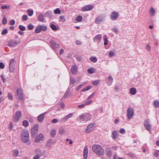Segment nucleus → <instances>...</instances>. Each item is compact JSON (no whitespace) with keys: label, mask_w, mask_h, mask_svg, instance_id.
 <instances>
[{"label":"nucleus","mask_w":159,"mask_h":159,"mask_svg":"<svg viewBox=\"0 0 159 159\" xmlns=\"http://www.w3.org/2000/svg\"><path fill=\"white\" fill-rule=\"evenodd\" d=\"M91 88V86H89L86 87L85 88H84L82 90V92H85L86 91H87L89 89H90Z\"/></svg>","instance_id":"nucleus-41"},{"label":"nucleus","mask_w":159,"mask_h":159,"mask_svg":"<svg viewBox=\"0 0 159 159\" xmlns=\"http://www.w3.org/2000/svg\"><path fill=\"white\" fill-rule=\"evenodd\" d=\"M129 92L130 94L132 95H135L136 93V89L134 87L131 88L129 90Z\"/></svg>","instance_id":"nucleus-23"},{"label":"nucleus","mask_w":159,"mask_h":159,"mask_svg":"<svg viewBox=\"0 0 159 159\" xmlns=\"http://www.w3.org/2000/svg\"><path fill=\"white\" fill-rule=\"evenodd\" d=\"M13 127V125L12 123L11 122L9 125L8 126V128L10 130H11L12 129Z\"/></svg>","instance_id":"nucleus-57"},{"label":"nucleus","mask_w":159,"mask_h":159,"mask_svg":"<svg viewBox=\"0 0 159 159\" xmlns=\"http://www.w3.org/2000/svg\"><path fill=\"white\" fill-rule=\"evenodd\" d=\"M117 147L116 146H112L111 147L107 148L106 149V154L108 157H111L112 156V151L113 150H116Z\"/></svg>","instance_id":"nucleus-4"},{"label":"nucleus","mask_w":159,"mask_h":159,"mask_svg":"<svg viewBox=\"0 0 159 159\" xmlns=\"http://www.w3.org/2000/svg\"><path fill=\"white\" fill-rule=\"evenodd\" d=\"M118 16L119 14L117 12L114 11L111 12L110 17L111 20H115L118 18Z\"/></svg>","instance_id":"nucleus-12"},{"label":"nucleus","mask_w":159,"mask_h":159,"mask_svg":"<svg viewBox=\"0 0 159 159\" xmlns=\"http://www.w3.org/2000/svg\"><path fill=\"white\" fill-rule=\"evenodd\" d=\"M68 119L67 118V117L66 116L62 118L61 119V122H64L68 120Z\"/></svg>","instance_id":"nucleus-43"},{"label":"nucleus","mask_w":159,"mask_h":159,"mask_svg":"<svg viewBox=\"0 0 159 159\" xmlns=\"http://www.w3.org/2000/svg\"><path fill=\"white\" fill-rule=\"evenodd\" d=\"M107 78L109 79V80L111 81L110 83H109V82H108V86H110L112 84L113 80V79L111 76H109Z\"/></svg>","instance_id":"nucleus-29"},{"label":"nucleus","mask_w":159,"mask_h":159,"mask_svg":"<svg viewBox=\"0 0 159 159\" xmlns=\"http://www.w3.org/2000/svg\"><path fill=\"white\" fill-rule=\"evenodd\" d=\"M114 54L113 51H111L109 52V55L110 57H112L114 56Z\"/></svg>","instance_id":"nucleus-55"},{"label":"nucleus","mask_w":159,"mask_h":159,"mask_svg":"<svg viewBox=\"0 0 159 159\" xmlns=\"http://www.w3.org/2000/svg\"><path fill=\"white\" fill-rule=\"evenodd\" d=\"M145 48L148 51H150L151 50V47L148 44H147Z\"/></svg>","instance_id":"nucleus-52"},{"label":"nucleus","mask_w":159,"mask_h":159,"mask_svg":"<svg viewBox=\"0 0 159 159\" xmlns=\"http://www.w3.org/2000/svg\"><path fill=\"white\" fill-rule=\"evenodd\" d=\"M105 38L104 39V45H107L108 44V43L107 42L108 41L107 38V36L105 35Z\"/></svg>","instance_id":"nucleus-48"},{"label":"nucleus","mask_w":159,"mask_h":159,"mask_svg":"<svg viewBox=\"0 0 159 159\" xmlns=\"http://www.w3.org/2000/svg\"><path fill=\"white\" fill-rule=\"evenodd\" d=\"M4 67V64L2 62H0V68L3 69Z\"/></svg>","instance_id":"nucleus-63"},{"label":"nucleus","mask_w":159,"mask_h":159,"mask_svg":"<svg viewBox=\"0 0 159 159\" xmlns=\"http://www.w3.org/2000/svg\"><path fill=\"white\" fill-rule=\"evenodd\" d=\"M54 12L55 14H60L61 13V11L59 8H57L55 10Z\"/></svg>","instance_id":"nucleus-35"},{"label":"nucleus","mask_w":159,"mask_h":159,"mask_svg":"<svg viewBox=\"0 0 159 159\" xmlns=\"http://www.w3.org/2000/svg\"><path fill=\"white\" fill-rule=\"evenodd\" d=\"M58 122V120L57 119H53L52 122L53 123H56Z\"/></svg>","instance_id":"nucleus-62"},{"label":"nucleus","mask_w":159,"mask_h":159,"mask_svg":"<svg viewBox=\"0 0 159 159\" xmlns=\"http://www.w3.org/2000/svg\"><path fill=\"white\" fill-rule=\"evenodd\" d=\"M40 27H41V30L43 31H45L47 29V27L45 25H40Z\"/></svg>","instance_id":"nucleus-53"},{"label":"nucleus","mask_w":159,"mask_h":159,"mask_svg":"<svg viewBox=\"0 0 159 159\" xmlns=\"http://www.w3.org/2000/svg\"><path fill=\"white\" fill-rule=\"evenodd\" d=\"M134 113V110L132 107H129L127 111V116L128 119L132 118Z\"/></svg>","instance_id":"nucleus-6"},{"label":"nucleus","mask_w":159,"mask_h":159,"mask_svg":"<svg viewBox=\"0 0 159 159\" xmlns=\"http://www.w3.org/2000/svg\"><path fill=\"white\" fill-rule=\"evenodd\" d=\"M17 95L18 97V98L20 100H22L23 99V94L22 89L20 88L17 89L16 90Z\"/></svg>","instance_id":"nucleus-10"},{"label":"nucleus","mask_w":159,"mask_h":159,"mask_svg":"<svg viewBox=\"0 0 159 159\" xmlns=\"http://www.w3.org/2000/svg\"><path fill=\"white\" fill-rule=\"evenodd\" d=\"M7 33V30L6 29H4L2 32V34L3 35H5Z\"/></svg>","instance_id":"nucleus-45"},{"label":"nucleus","mask_w":159,"mask_h":159,"mask_svg":"<svg viewBox=\"0 0 159 159\" xmlns=\"http://www.w3.org/2000/svg\"><path fill=\"white\" fill-rule=\"evenodd\" d=\"M49 43L52 48L55 50H57L60 48V45L59 43H56L54 40H50Z\"/></svg>","instance_id":"nucleus-7"},{"label":"nucleus","mask_w":159,"mask_h":159,"mask_svg":"<svg viewBox=\"0 0 159 159\" xmlns=\"http://www.w3.org/2000/svg\"><path fill=\"white\" fill-rule=\"evenodd\" d=\"M13 65H9V70L11 72H12L14 70Z\"/></svg>","instance_id":"nucleus-51"},{"label":"nucleus","mask_w":159,"mask_h":159,"mask_svg":"<svg viewBox=\"0 0 159 159\" xmlns=\"http://www.w3.org/2000/svg\"><path fill=\"white\" fill-rule=\"evenodd\" d=\"M38 20L41 22H43L44 20V16L42 14H39L38 17Z\"/></svg>","instance_id":"nucleus-28"},{"label":"nucleus","mask_w":159,"mask_h":159,"mask_svg":"<svg viewBox=\"0 0 159 159\" xmlns=\"http://www.w3.org/2000/svg\"><path fill=\"white\" fill-rule=\"evenodd\" d=\"M18 43V42L16 40H11L8 42L7 44L8 46L14 47L17 45Z\"/></svg>","instance_id":"nucleus-13"},{"label":"nucleus","mask_w":159,"mask_h":159,"mask_svg":"<svg viewBox=\"0 0 159 159\" xmlns=\"http://www.w3.org/2000/svg\"><path fill=\"white\" fill-rule=\"evenodd\" d=\"M77 67L76 65L73 66L71 68V72L73 74H75L77 72Z\"/></svg>","instance_id":"nucleus-17"},{"label":"nucleus","mask_w":159,"mask_h":159,"mask_svg":"<svg viewBox=\"0 0 159 159\" xmlns=\"http://www.w3.org/2000/svg\"><path fill=\"white\" fill-rule=\"evenodd\" d=\"M94 124H91L89 125L85 129V132L89 133L94 128Z\"/></svg>","instance_id":"nucleus-14"},{"label":"nucleus","mask_w":159,"mask_h":159,"mask_svg":"<svg viewBox=\"0 0 159 159\" xmlns=\"http://www.w3.org/2000/svg\"><path fill=\"white\" fill-rule=\"evenodd\" d=\"M149 13L151 16H153L155 15V10L153 7H151Z\"/></svg>","instance_id":"nucleus-26"},{"label":"nucleus","mask_w":159,"mask_h":159,"mask_svg":"<svg viewBox=\"0 0 159 159\" xmlns=\"http://www.w3.org/2000/svg\"><path fill=\"white\" fill-rule=\"evenodd\" d=\"M45 116V113H43L40 115L39 116H38L37 117V119L38 120L39 122H41L42 121L43 119H44V117Z\"/></svg>","instance_id":"nucleus-18"},{"label":"nucleus","mask_w":159,"mask_h":159,"mask_svg":"<svg viewBox=\"0 0 159 159\" xmlns=\"http://www.w3.org/2000/svg\"><path fill=\"white\" fill-rule=\"evenodd\" d=\"M34 28V26L31 24H30L28 27V28L29 30H32Z\"/></svg>","instance_id":"nucleus-49"},{"label":"nucleus","mask_w":159,"mask_h":159,"mask_svg":"<svg viewBox=\"0 0 159 159\" xmlns=\"http://www.w3.org/2000/svg\"><path fill=\"white\" fill-rule=\"evenodd\" d=\"M95 94V92L93 93L91 95L88 97L86 99V100H88L92 98Z\"/></svg>","instance_id":"nucleus-50"},{"label":"nucleus","mask_w":159,"mask_h":159,"mask_svg":"<svg viewBox=\"0 0 159 159\" xmlns=\"http://www.w3.org/2000/svg\"><path fill=\"white\" fill-rule=\"evenodd\" d=\"M111 30L114 32L116 34H117L118 33V29L116 27H114L113 29H111Z\"/></svg>","instance_id":"nucleus-47"},{"label":"nucleus","mask_w":159,"mask_h":159,"mask_svg":"<svg viewBox=\"0 0 159 159\" xmlns=\"http://www.w3.org/2000/svg\"><path fill=\"white\" fill-rule=\"evenodd\" d=\"M103 17L100 16H99L97 17L95 20V22L97 24H99L100 23L101 21L103 20Z\"/></svg>","instance_id":"nucleus-21"},{"label":"nucleus","mask_w":159,"mask_h":159,"mask_svg":"<svg viewBox=\"0 0 159 159\" xmlns=\"http://www.w3.org/2000/svg\"><path fill=\"white\" fill-rule=\"evenodd\" d=\"M88 153V148L87 147H85L84 148L83 152L84 159H86Z\"/></svg>","instance_id":"nucleus-19"},{"label":"nucleus","mask_w":159,"mask_h":159,"mask_svg":"<svg viewBox=\"0 0 159 159\" xmlns=\"http://www.w3.org/2000/svg\"><path fill=\"white\" fill-rule=\"evenodd\" d=\"M27 18H28V16L27 15H24L23 16L22 19L24 20L25 21V20H26L27 19Z\"/></svg>","instance_id":"nucleus-54"},{"label":"nucleus","mask_w":159,"mask_h":159,"mask_svg":"<svg viewBox=\"0 0 159 159\" xmlns=\"http://www.w3.org/2000/svg\"><path fill=\"white\" fill-rule=\"evenodd\" d=\"M44 139V136L42 134L37 135L35 139V142L36 143H39L40 141H43Z\"/></svg>","instance_id":"nucleus-11"},{"label":"nucleus","mask_w":159,"mask_h":159,"mask_svg":"<svg viewBox=\"0 0 159 159\" xmlns=\"http://www.w3.org/2000/svg\"><path fill=\"white\" fill-rule=\"evenodd\" d=\"M41 30V27H40V25H39L37 26L35 30V32L36 33H38L40 32Z\"/></svg>","instance_id":"nucleus-30"},{"label":"nucleus","mask_w":159,"mask_h":159,"mask_svg":"<svg viewBox=\"0 0 159 159\" xmlns=\"http://www.w3.org/2000/svg\"><path fill=\"white\" fill-rule=\"evenodd\" d=\"M22 142L26 143L28 142L29 138V134L28 130H23L20 136Z\"/></svg>","instance_id":"nucleus-2"},{"label":"nucleus","mask_w":159,"mask_h":159,"mask_svg":"<svg viewBox=\"0 0 159 159\" xmlns=\"http://www.w3.org/2000/svg\"><path fill=\"white\" fill-rule=\"evenodd\" d=\"M144 125L146 129L148 131H150L152 129V127L149 122L148 119H146L144 123Z\"/></svg>","instance_id":"nucleus-8"},{"label":"nucleus","mask_w":159,"mask_h":159,"mask_svg":"<svg viewBox=\"0 0 159 159\" xmlns=\"http://www.w3.org/2000/svg\"><path fill=\"white\" fill-rule=\"evenodd\" d=\"M56 130L54 129H53L51 130L50 134L52 137H54L56 134Z\"/></svg>","instance_id":"nucleus-31"},{"label":"nucleus","mask_w":159,"mask_h":159,"mask_svg":"<svg viewBox=\"0 0 159 159\" xmlns=\"http://www.w3.org/2000/svg\"><path fill=\"white\" fill-rule=\"evenodd\" d=\"M153 104L156 107H159V101H155L153 102Z\"/></svg>","instance_id":"nucleus-40"},{"label":"nucleus","mask_w":159,"mask_h":159,"mask_svg":"<svg viewBox=\"0 0 159 159\" xmlns=\"http://www.w3.org/2000/svg\"><path fill=\"white\" fill-rule=\"evenodd\" d=\"M59 134H65L66 132V131L63 127H61L59 128Z\"/></svg>","instance_id":"nucleus-25"},{"label":"nucleus","mask_w":159,"mask_h":159,"mask_svg":"<svg viewBox=\"0 0 159 159\" xmlns=\"http://www.w3.org/2000/svg\"><path fill=\"white\" fill-rule=\"evenodd\" d=\"M27 12L28 15L30 16H31L33 15L34 13V11L33 10H30V9H28Z\"/></svg>","instance_id":"nucleus-33"},{"label":"nucleus","mask_w":159,"mask_h":159,"mask_svg":"<svg viewBox=\"0 0 159 159\" xmlns=\"http://www.w3.org/2000/svg\"><path fill=\"white\" fill-rule=\"evenodd\" d=\"M23 124L24 126L27 127L29 126L28 122L26 120H24L23 122Z\"/></svg>","instance_id":"nucleus-38"},{"label":"nucleus","mask_w":159,"mask_h":159,"mask_svg":"<svg viewBox=\"0 0 159 159\" xmlns=\"http://www.w3.org/2000/svg\"><path fill=\"white\" fill-rule=\"evenodd\" d=\"M90 61L93 62H96L97 61V59L96 57H91Z\"/></svg>","instance_id":"nucleus-36"},{"label":"nucleus","mask_w":159,"mask_h":159,"mask_svg":"<svg viewBox=\"0 0 159 159\" xmlns=\"http://www.w3.org/2000/svg\"><path fill=\"white\" fill-rule=\"evenodd\" d=\"M39 125L37 124H35L33 128L31 129V134L32 137H34L38 133Z\"/></svg>","instance_id":"nucleus-5"},{"label":"nucleus","mask_w":159,"mask_h":159,"mask_svg":"<svg viewBox=\"0 0 159 159\" xmlns=\"http://www.w3.org/2000/svg\"><path fill=\"white\" fill-rule=\"evenodd\" d=\"M19 152L17 149H15L13 152L12 156L14 157H17L19 154Z\"/></svg>","instance_id":"nucleus-27"},{"label":"nucleus","mask_w":159,"mask_h":159,"mask_svg":"<svg viewBox=\"0 0 159 159\" xmlns=\"http://www.w3.org/2000/svg\"><path fill=\"white\" fill-rule=\"evenodd\" d=\"M93 6L90 5H88L84 7L81 9L82 11H86L91 10L93 9Z\"/></svg>","instance_id":"nucleus-15"},{"label":"nucleus","mask_w":159,"mask_h":159,"mask_svg":"<svg viewBox=\"0 0 159 159\" xmlns=\"http://www.w3.org/2000/svg\"><path fill=\"white\" fill-rule=\"evenodd\" d=\"M36 155H38L41 157L44 155V153L41 151L39 149H37L35 150Z\"/></svg>","instance_id":"nucleus-20"},{"label":"nucleus","mask_w":159,"mask_h":159,"mask_svg":"<svg viewBox=\"0 0 159 159\" xmlns=\"http://www.w3.org/2000/svg\"><path fill=\"white\" fill-rule=\"evenodd\" d=\"M70 82L71 84H74L76 81L74 78L72 77H71L70 78Z\"/></svg>","instance_id":"nucleus-42"},{"label":"nucleus","mask_w":159,"mask_h":159,"mask_svg":"<svg viewBox=\"0 0 159 159\" xmlns=\"http://www.w3.org/2000/svg\"><path fill=\"white\" fill-rule=\"evenodd\" d=\"M118 132L117 131H114L112 133L111 137L113 139H115L117 137Z\"/></svg>","instance_id":"nucleus-22"},{"label":"nucleus","mask_w":159,"mask_h":159,"mask_svg":"<svg viewBox=\"0 0 159 159\" xmlns=\"http://www.w3.org/2000/svg\"><path fill=\"white\" fill-rule=\"evenodd\" d=\"M99 83V80H96L93 81L92 82V84L94 85H98Z\"/></svg>","instance_id":"nucleus-44"},{"label":"nucleus","mask_w":159,"mask_h":159,"mask_svg":"<svg viewBox=\"0 0 159 159\" xmlns=\"http://www.w3.org/2000/svg\"><path fill=\"white\" fill-rule=\"evenodd\" d=\"M91 118V116L89 113L82 114L79 116V119L81 121H87Z\"/></svg>","instance_id":"nucleus-3"},{"label":"nucleus","mask_w":159,"mask_h":159,"mask_svg":"<svg viewBox=\"0 0 159 159\" xmlns=\"http://www.w3.org/2000/svg\"><path fill=\"white\" fill-rule=\"evenodd\" d=\"M19 28L22 31H25L26 29L25 27L21 25H19Z\"/></svg>","instance_id":"nucleus-39"},{"label":"nucleus","mask_w":159,"mask_h":159,"mask_svg":"<svg viewBox=\"0 0 159 159\" xmlns=\"http://www.w3.org/2000/svg\"><path fill=\"white\" fill-rule=\"evenodd\" d=\"M92 102L93 101L92 100H90L85 102V105H88L91 104Z\"/></svg>","instance_id":"nucleus-56"},{"label":"nucleus","mask_w":159,"mask_h":159,"mask_svg":"<svg viewBox=\"0 0 159 159\" xmlns=\"http://www.w3.org/2000/svg\"><path fill=\"white\" fill-rule=\"evenodd\" d=\"M95 69L93 68L89 69L88 70V72L90 74H93L95 72Z\"/></svg>","instance_id":"nucleus-32"},{"label":"nucleus","mask_w":159,"mask_h":159,"mask_svg":"<svg viewBox=\"0 0 159 159\" xmlns=\"http://www.w3.org/2000/svg\"><path fill=\"white\" fill-rule=\"evenodd\" d=\"M50 27L53 30H57V27L54 24H51Z\"/></svg>","instance_id":"nucleus-37"},{"label":"nucleus","mask_w":159,"mask_h":159,"mask_svg":"<svg viewBox=\"0 0 159 159\" xmlns=\"http://www.w3.org/2000/svg\"><path fill=\"white\" fill-rule=\"evenodd\" d=\"M85 106V104H83L81 105H78V107H82V108H84Z\"/></svg>","instance_id":"nucleus-60"},{"label":"nucleus","mask_w":159,"mask_h":159,"mask_svg":"<svg viewBox=\"0 0 159 159\" xmlns=\"http://www.w3.org/2000/svg\"><path fill=\"white\" fill-rule=\"evenodd\" d=\"M15 23V21L13 20H11L10 22V24L11 25H13Z\"/></svg>","instance_id":"nucleus-61"},{"label":"nucleus","mask_w":159,"mask_h":159,"mask_svg":"<svg viewBox=\"0 0 159 159\" xmlns=\"http://www.w3.org/2000/svg\"><path fill=\"white\" fill-rule=\"evenodd\" d=\"M55 143V141L52 139H49L47 142V145L48 146H50Z\"/></svg>","instance_id":"nucleus-24"},{"label":"nucleus","mask_w":159,"mask_h":159,"mask_svg":"<svg viewBox=\"0 0 159 159\" xmlns=\"http://www.w3.org/2000/svg\"><path fill=\"white\" fill-rule=\"evenodd\" d=\"M102 36L101 34H99L96 35L93 39V40L94 42L99 43L101 39Z\"/></svg>","instance_id":"nucleus-16"},{"label":"nucleus","mask_w":159,"mask_h":159,"mask_svg":"<svg viewBox=\"0 0 159 159\" xmlns=\"http://www.w3.org/2000/svg\"><path fill=\"white\" fill-rule=\"evenodd\" d=\"M92 150L97 155L103 156L104 154V150L100 146L94 144L92 147Z\"/></svg>","instance_id":"nucleus-1"},{"label":"nucleus","mask_w":159,"mask_h":159,"mask_svg":"<svg viewBox=\"0 0 159 159\" xmlns=\"http://www.w3.org/2000/svg\"><path fill=\"white\" fill-rule=\"evenodd\" d=\"M21 116V111H17L16 112L14 117V121L16 122H17L19 119L20 118Z\"/></svg>","instance_id":"nucleus-9"},{"label":"nucleus","mask_w":159,"mask_h":159,"mask_svg":"<svg viewBox=\"0 0 159 159\" xmlns=\"http://www.w3.org/2000/svg\"><path fill=\"white\" fill-rule=\"evenodd\" d=\"M119 132L120 133L123 134L125 133V130L123 128H121L120 129Z\"/></svg>","instance_id":"nucleus-58"},{"label":"nucleus","mask_w":159,"mask_h":159,"mask_svg":"<svg viewBox=\"0 0 159 159\" xmlns=\"http://www.w3.org/2000/svg\"><path fill=\"white\" fill-rule=\"evenodd\" d=\"M1 78L2 79V80L3 82H4L6 81L5 79L6 78H5V77L4 76V75H2L1 76Z\"/></svg>","instance_id":"nucleus-59"},{"label":"nucleus","mask_w":159,"mask_h":159,"mask_svg":"<svg viewBox=\"0 0 159 159\" xmlns=\"http://www.w3.org/2000/svg\"><path fill=\"white\" fill-rule=\"evenodd\" d=\"M82 19V18L81 16H78L76 17V20L77 22H80Z\"/></svg>","instance_id":"nucleus-34"},{"label":"nucleus","mask_w":159,"mask_h":159,"mask_svg":"<svg viewBox=\"0 0 159 159\" xmlns=\"http://www.w3.org/2000/svg\"><path fill=\"white\" fill-rule=\"evenodd\" d=\"M113 159H123V158L121 157H119L117 158V156L115 155L113 156Z\"/></svg>","instance_id":"nucleus-64"},{"label":"nucleus","mask_w":159,"mask_h":159,"mask_svg":"<svg viewBox=\"0 0 159 159\" xmlns=\"http://www.w3.org/2000/svg\"><path fill=\"white\" fill-rule=\"evenodd\" d=\"M7 20L5 17H3L2 20V23L4 25H6L7 23Z\"/></svg>","instance_id":"nucleus-46"}]
</instances>
